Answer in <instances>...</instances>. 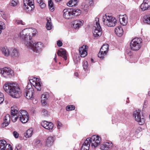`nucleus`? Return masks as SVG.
Wrapping results in <instances>:
<instances>
[{"label":"nucleus","mask_w":150,"mask_h":150,"mask_svg":"<svg viewBox=\"0 0 150 150\" xmlns=\"http://www.w3.org/2000/svg\"><path fill=\"white\" fill-rule=\"evenodd\" d=\"M36 34L35 29L32 28L24 29L20 33V36L23 39V43L34 52L39 53L43 47V45L40 42L34 43L32 40V35L35 36Z\"/></svg>","instance_id":"nucleus-1"},{"label":"nucleus","mask_w":150,"mask_h":150,"mask_svg":"<svg viewBox=\"0 0 150 150\" xmlns=\"http://www.w3.org/2000/svg\"><path fill=\"white\" fill-rule=\"evenodd\" d=\"M29 81L30 83H28L25 89L24 95L27 99H30L33 97L34 93V90L32 85L38 91H40L41 88L39 79L34 78L32 79H30Z\"/></svg>","instance_id":"nucleus-2"},{"label":"nucleus","mask_w":150,"mask_h":150,"mask_svg":"<svg viewBox=\"0 0 150 150\" xmlns=\"http://www.w3.org/2000/svg\"><path fill=\"white\" fill-rule=\"evenodd\" d=\"M3 88L6 92L8 93L13 98H18L21 96V90L18 84L15 82L6 83L4 85Z\"/></svg>","instance_id":"nucleus-3"},{"label":"nucleus","mask_w":150,"mask_h":150,"mask_svg":"<svg viewBox=\"0 0 150 150\" xmlns=\"http://www.w3.org/2000/svg\"><path fill=\"white\" fill-rule=\"evenodd\" d=\"M99 21V18H96V20L94 22L93 33L95 38H97L102 34V30Z\"/></svg>","instance_id":"nucleus-4"},{"label":"nucleus","mask_w":150,"mask_h":150,"mask_svg":"<svg viewBox=\"0 0 150 150\" xmlns=\"http://www.w3.org/2000/svg\"><path fill=\"white\" fill-rule=\"evenodd\" d=\"M116 21L114 17L107 16L106 15L104 16L102 18L104 24L109 27L115 26L116 24Z\"/></svg>","instance_id":"nucleus-5"},{"label":"nucleus","mask_w":150,"mask_h":150,"mask_svg":"<svg viewBox=\"0 0 150 150\" xmlns=\"http://www.w3.org/2000/svg\"><path fill=\"white\" fill-rule=\"evenodd\" d=\"M89 140V143L91 144V146L93 148H95L97 147L100 144L101 138L98 136L93 135L90 138H87Z\"/></svg>","instance_id":"nucleus-6"},{"label":"nucleus","mask_w":150,"mask_h":150,"mask_svg":"<svg viewBox=\"0 0 150 150\" xmlns=\"http://www.w3.org/2000/svg\"><path fill=\"white\" fill-rule=\"evenodd\" d=\"M142 42V39L140 38H135L133 39L130 42L131 50L134 51L139 50L141 47Z\"/></svg>","instance_id":"nucleus-7"},{"label":"nucleus","mask_w":150,"mask_h":150,"mask_svg":"<svg viewBox=\"0 0 150 150\" xmlns=\"http://www.w3.org/2000/svg\"><path fill=\"white\" fill-rule=\"evenodd\" d=\"M133 117L135 120L137 121L140 125H142L145 122V119L144 116L140 112L139 110L134 111L133 113Z\"/></svg>","instance_id":"nucleus-8"},{"label":"nucleus","mask_w":150,"mask_h":150,"mask_svg":"<svg viewBox=\"0 0 150 150\" xmlns=\"http://www.w3.org/2000/svg\"><path fill=\"white\" fill-rule=\"evenodd\" d=\"M24 8L27 12L31 11L35 8L33 0H24Z\"/></svg>","instance_id":"nucleus-9"},{"label":"nucleus","mask_w":150,"mask_h":150,"mask_svg":"<svg viewBox=\"0 0 150 150\" xmlns=\"http://www.w3.org/2000/svg\"><path fill=\"white\" fill-rule=\"evenodd\" d=\"M0 73L2 74L3 76L6 78H11L14 75L13 71L10 68L5 67L0 69Z\"/></svg>","instance_id":"nucleus-10"},{"label":"nucleus","mask_w":150,"mask_h":150,"mask_svg":"<svg viewBox=\"0 0 150 150\" xmlns=\"http://www.w3.org/2000/svg\"><path fill=\"white\" fill-rule=\"evenodd\" d=\"M21 111H18V109L16 106H13L11 108V119L13 122H16L18 119V117Z\"/></svg>","instance_id":"nucleus-11"},{"label":"nucleus","mask_w":150,"mask_h":150,"mask_svg":"<svg viewBox=\"0 0 150 150\" xmlns=\"http://www.w3.org/2000/svg\"><path fill=\"white\" fill-rule=\"evenodd\" d=\"M18 119H19L23 123H26L29 119L28 112L25 110H21L18 117Z\"/></svg>","instance_id":"nucleus-12"},{"label":"nucleus","mask_w":150,"mask_h":150,"mask_svg":"<svg viewBox=\"0 0 150 150\" xmlns=\"http://www.w3.org/2000/svg\"><path fill=\"white\" fill-rule=\"evenodd\" d=\"M108 44H104L100 49V51L98 54V57L100 58H103L106 55L108 51Z\"/></svg>","instance_id":"nucleus-13"},{"label":"nucleus","mask_w":150,"mask_h":150,"mask_svg":"<svg viewBox=\"0 0 150 150\" xmlns=\"http://www.w3.org/2000/svg\"><path fill=\"white\" fill-rule=\"evenodd\" d=\"M63 17L67 19H70L73 18L72 9L69 8H65L63 11Z\"/></svg>","instance_id":"nucleus-14"},{"label":"nucleus","mask_w":150,"mask_h":150,"mask_svg":"<svg viewBox=\"0 0 150 150\" xmlns=\"http://www.w3.org/2000/svg\"><path fill=\"white\" fill-rule=\"evenodd\" d=\"M41 125L44 128L50 131H52L54 127L53 124L52 122L46 121H42L41 122Z\"/></svg>","instance_id":"nucleus-15"},{"label":"nucleus","mask_w":150,"mask_h":150,"mask_svg":"<svg viewBox=\"0 0 150 150\" xmlns=\"http://www.w3.org/2000/svg\"><path fill=\"white\" fill-rule=\"evenodd\" d=\"M88 48L87 45H83L79 48V52L81 57H84L87 55Z\"/></svg>","instance_id":"nucleus-16"},{"label":"nucleus","mask_w":150,"mask_h":150,"mask_svg":"<svg viewBox=\"0 0 150 150\" xmlns=\"http://www.w3.org/2000/svg\"><path fill=\"white\" fill-rule=\"evenodd\" d=\"M140 8L144 11L150 8V0H144L140 6Z\"/></svg>","instance_id":"nucleus-17"},{"label":"nucleus","mask_w":150,"mask_h":150,"mask_svg":"<svg viewBox=\"0 0 150 150\" xmlns=\"http://www.w3.org/2000/svg\"><path fill=\"white\" fill-rule=\"evenodd\" d=\"M112 144L110 142H106L103 143L100 146V149L102 150H108L112 148Z\"/></svg>","instance_id":"nucleus-18"},{"label":"nucleus","mask_w":150,"mask_h":150,"mask_svg":"<svg viewBox=\"0 0 150 150\" xmlns=\"http://www.w3.org/2000/svg\"><path fill=\"white\" fill-rule=\"evenodd\" d=\"M119 20L121 24L123 26L126 25L128 22V18L126 14L120 15L119 16Z\"/></svg>","instance_id":"nucleus-19"},{"label":"nucleus","mask_w":150,"mask_h":150,"mask_svg":"<svg viewBox=\"0 0 150 150\" xmlns=\"http://www.w3.org/2000/svg\"><path fill=\"white\" fill-rule=\"evenodd\" d=\"M10 120V116L8 114H6L4 117V122L1 125V126L4 127L7 126L9 124Z\"/></svg>","instance_id":"nucleus-20"},{"label":"nucleus","mask_w":150,"mask_h":150,"mask_svg":"<svg viewBox=\"0 0 150 150\" xmlns=\"http://www.w3.org/2000/svg\"><path fill=\"white\" fill-rule=\"evenodd\" d=\"M83 21L82 20H76L73 24V27L76 29H78L83 25Z\"/></svg>","instance_id":"nucleus-21"},{"label":"nucleus","mask_w":150,"mask_h":150,"mask_svg":"<svg viewBox=\"0 0 150 150\" xmlns=\"http://www.w3.org/2000/svg\"><path fill=\"white\" fill-rule=\"evenodd\" d=\"M89 141L88 139H86L81 147V150H89V147L90 146V144L89 143Z\"/></svg>","instance_id":"nucleus-22"},{"label":"nucleus","mask_w":150,"mask_h":150,"mask_svg":"<svg viewBox=\"0 0 150 150\" xmlns=\"http://www.w3.org/2000/svg\"><path fill=\"white\" fill-rule=\"evenodd\" d=\"M57 53L58 56L62 57L65 60L67 59V57L65 50L63 49H60L58 51Z\"/></svg>","instance_id":"nucleus-23"},{"label":"nucleus","mask_w":150,"mask_h":150,"mask_svg":"<svg viewBox=\"0 0 150 150\" xmlns=\"http://www.w3.org/2000/svg\"><path fill=\"white\" fill-rule=\"evenodd\" d=\"M1 50L2 54L6 57H8L10 54V51L6 47H2Z\"/></svg>","instance_id":"nucleus-24"},{"label":"nucleus","mask_w":150,"mask_h":150,"mask_svg":"<svg viewBox=\"0 0 150 150\" xmlns=\"http://www.w3.org/2000/svg\"><path fill=\"white\" fill-rule=\"evenodd\" d=\"M116 34L119 37H121L123 34V31L121 27L118 26L116 27L115 30Z\"/></svg>","instance_id":"nucleus-25"},{"label":"nucleus","mask_w":150,"mask_h":150,"mask_svg":"<svg viewBox=\"0 0 150 150\" xmlns=\"http://www.w3.org/2000/svg\"><path fill=\"white\" fill-rule=\"evenodd\" d=\"M46 19L47 22L46 23V28L47 30H50L53 27L51 19L50 18L47 17Z\"/></svg>","instance_id":"nucleus-26"},{"label":"nucleus","mask_w":150,"mask_h":150,"mask_svg":"<svg viewBox=\"0 0 150 150\" xmlns=\"http://www.w3.org/2000/svg\"><path fill=\"white\" fill-rule=\"evenodd\" d=\"M54 138L52 137H49L47 139L46 146L49 147L52 146L53 143Z\"/></svg>","instance_id":"nucleus-27"},{"label":"nucleus","mask_w":150,"mask_h":150,"mask_svg":"<svg viewBox=\"0 0 150 150\" xmlns=\"http://www.w3.org/2000/svg\"><path fill=\"white\" fill-rule=\"evenodd\" d=\"M7 145L4 140H0V150H5Z\"/></svg>","instance_id":"nucleus-28"},{"label":"nucleus","mask_w":150,"mask_h":150,"mask_svg":"<svg viewBox=\"0 0 150 150\" xmlns=\"http://www.w3.org/2000/svg\"><path fill=\"white\" fill-rule=\"evenodd\" d=\"M11 54L12 57L15 58L19 56V53L17 49L12 48L11 49Z\"/></svg>","instance_id":"nucleus-29"},{"label":"nucleus","mask_w":150,"mask_h":150,"mask_svg":"<svg viewBox=\"0 0 150 150\" xmlns=\"http://www.w3.org/2000/svg\"><path fill=\"white\" fill-rule=\"evenodd\" d=\"M78 2V0H71L67 3V5L69 7L75 6Z\"/></svg>","instance_id":"nucleus-30"},{"label":"nucleus","mask_w":150,"mask_h":150,"mask_svg":"<svg viewBox=\"0 0 150 150\" xmlns=\"http://www.w3.org/2000/svg\"><path fill=\"white\" fill-rule=\"evenodd\" d=\"M33 130L32 129H30L28 130L26 132L24 133V136L26 138H29L32 135Z\"/></svg>","instance_id":"nucleus-31"},{"label":"nucleus","mask_w":150,"mask_h":150,"mask_svg":"<svg viewBox=\"0 0 150 150\" xmlns=\"http://www.w3.org/2000/svg\"><path fill=\"white\" fill-rule=\"evenodd\" d=\"M47 96L46 95H42L41 97V103L43 106H45L47 104Z\"/></svg>","instance_id":"nucleus-32"},{"label":"nucleus","mask_w":150,"mask_h":150,"mask_svg":"<svg viewBox=\"0 0 150 150\" xmlns=\"http://www.w3.org/2000/svg\"><path fill=\"white\" fill-rule=\"evenodd\" d=\"M72 9V11L73 13V18L74 16H77L80 14L81 11L80 10L78 9Z\"/></svg>","instance_id":"nucleus-33"},{"label":"nucleus","mask_w":150,"mask_h":150,"mask_svg":"<svg viewBox=\"0 0 150 150\" xmlns=\"http://www.w3.org/2000/svg\"><path fill=\"white\" fill-rule=\"evenodd\" d=\"M48 6L50 11H54V7L51 0H49L48 1Z\"/></svg>","instance_id":"nucleus-34"},{"label":"nucleus","mask_w":150,"mask_h":150,"mask_svg":"<svg viewBox=\"0 0 150 150\" xmlns=\"http://www.w3.org/2000/svg\"><path fill=\"white\" fill-rule=\"evenodd\" d=\"M144 22L148 24L150 23V15H146L145 16Z\"/></svg>","instance_id":"nucleus-35"},{"label":"nucleus","mask_w":150,"mask_h":150,"mask_svg":"<svg viewBox=\"0 0 150 150\" xmlns=\"http://www.w3.org/2000/svg\"><path fill=\"white\" fill-rule=\"evenodd\" d=\"M38 3L39 4L40 7L43 8L46 6V4L42 0H37Z\"/></svg>","instance_id":"nucleus-36"},{"label":"nucleus","mask_w":150,"mask_h":150,"mask_svg":"<svg viewBox=\"0 0 150 150\" xmlns=\"http://www.w3.org/2000/svg\"><path fill=\"white\" fill-rule=\"evenodd\" d=\"M75 109V107L73 105H68L66 108V110L67 111L74 110Z\"/></svg>","instance_id":"nucleus-37"},{"label":"nucleus","mask_w":150,"mask_h":150,"mask_svg":"<svg viewBox=\"0 0 150 150\" xmlns=\"http://www.w3.org/2000/svg\"><path fill=\"white\" fill-rule=\"evenodd\" d=\"M42 113L43 115L45 117L48 116L49 115V113L47 110L45 109H42Z\"/></svg>","instance_id":"nucleus-38"},{"label":"nucleus","mask_w":150,"mask_h":150,"mask_svg":"<svg viewBox=\"0 0 150 150\" xmlns=\"http://www.w3.org/2000/svg\"><path fill=\"white\" fill-rule=\"evenodd\" d=\"M18 2V0H12L10 3V4L12 6H15L17 5Z\"/></svg>","instance_id":"nucleus-39"},{"label":"nucleus","mask_w":150,"mask_h":150,"mask_svg":"<svg viewBox=\"0 0 150 150\" xmlns=\"http://www.w3.org/2000/svg\"><path fill=\"white\" fill-rule=\"evenodd\" d=\"M5 24L2 21H0V30H4L5 28Z\"/></svg>","instance_id":"nucleus-40"},{"label":"nucleus","mask_w":150,"mask_h":150,"mask_svg":"<svg viewBox=\"0 0 150 150\" xmlns=\"http://www.w3.org/2000/svg\"><path fill=\"white\" fill-rule=\"evenodd\" d=\"M4 100L3 94L0 92V104L2 103Z\"/></svg>","instance_id":"nucleus-41"},{"label":"nucleus","mask_w":150,"mask_h":150,"mask_svg":"<svg viewBox=\"0 0 150 150\" xmlns=\"http://www.w3.org/2000/svg\"><path fill=\"white\" fill-rule=\"evenodd\" d=\"M15 23L16 24H21L22 25H25V23L23 22V21L21 20H16V21L15 22Z\"/></svg>","instance_id":"nucleus-42"},{"label":"nucleus","mask_w":150,"mask_h":150,"mask_svg":"<svg viewBox=\"0 0 150 150\" xmlns=\"http://www.w3.org/2000/svg\"><path fill=\"white\" fill-rule=\"evenodd\" d=\"M83 66L84 69H86L88 66V63L87 61H84L83 64Z\"/></svg>","instance_id":"nucleus-43"},{"label":"nucleus","mask_w":150,"mask_h":150,"mask_svg":"<svg viewBox=\"0 0 150 150\" xmlns=\"http://www.w3.org/2000/svg\"><path fill=\"white\" fill-rule=\"evenodd\" d=\"M13 134L14 137L16 139L18 138L19 137V134L16 131H14L13 132Z\"/></svg>","instance_id":"nucleus-44"},{"label":"nucleus","mask_w":150,"mask_h":150,"mask_svg":"<svg viewBox=\"0 0 150 150\" xmlns=\"http://www.w3.org/2000/svg\"><path fill=\"white\" fill-rule=\"evenodd\" d=\"M41 144L40 143V141L38 139H37L36 140L35 142V144L37 146H40L41 145Z\"/></svg>","instance_id":"nucleus-45"},{"label":"nucleus","mask_w":150,"mask_h":150,"mask_svg":"<svg viewBox=\"0 0 150 150\" xmlns=\"http://www.w3.org/2000/svg\"><path fill=\"white\" fill-rule=\"evenodd\" d=\"M57 127L58 129H59L60 127L62 126V123L59 121H57Z\"/></svg>","instance_id":"nucleus-46"},{"label":"nucleus","mask_w":150,"mask_h":150,"mask_svg":"<svg viewBox=\"0 0 150 150\" xmlns=\"http://www.w3.org/2000/svg\"><path fill=\"white\" fill-rule=\"evenodd\" d=\"M57 44L58 46L61 47L62 46L63 43L61 41L59 40L57 41Z\"/></svg>","instance_id":"nucleus-47"},{"label":"nucleus","mask_w":150,"mask_h":150,"mask_svg":"<svg viewBox=\"0 0 150 150\" xmlns=\"http://www.w3.org/2000/svg\"><path fill=\"white\" fill-rule=\"evenodd\" d=\"M14 150H21V146L20 144L16 147Z\"/></svg>","instance_id":"nucleus-48"},{"label":"nucleus","mask_w":150,"mask_h":150,"mask_svg":"<svg viewBox=\"0 0 150 150\" xmlns=\"http://www.w3.org/2000/svg\"><path fill=\"white\" fill-rule=\"evenodd\" d=\"M88 0L89 1V3L91 5H92L93 4V0Z\"/></svg>","instance_id":"nucleus-49"},{"label":"nucleus","mask_w":150,"mask_h":150,"mask_svg":"<svg viewBox=\"0 0 150 150\" xmlns=\"http://www.w3.org/2000/svg\"><path fill=\"white\" fill-rule=\"evenodd\" d=\"M8 146L9 148L7 150H13L12 147L10 145H8Z\"/></svg>","instance_id":"nucleus-50"},{"label":"nucleus","mask_w":150,"mask_h":150,"mask_svg":"<svg viewBox=\"0 0 150 150\" xmlns=\"http://www.w3.org/2000/svg\"><path fill=\"white\" fill-rule=\"evenodd\" d=\"M79 75V74L77 72H76L74 74V76H76V77H77Z\"/></svg>","instance_id":"nucleus-51"},{"label":"nucleus","mask_w":150,"mask_h":150,"mask_svg":"<svg viewBox=\"0 0 150 150\" xmlns=\"http://www.w3.org/2000/svg\"><path fill=\"white\" fill-rule=\"evenodd\" d=\"M3 18L4 20H6V19H7V18H6V17H4V16H3Z\"/></svg>","instance_id":"nucleus-52"},{"label":"nucleus","mask_w":150,"mask_h":150,"mask_svg":"<svg viewBox=\"0 0 150 150\" xmlns=\"http://www.w3.org/2000/svg\"><path fill=\"white\" fill-rule=\"evenodd\" d=\"M56 57H57V56H56V55L55 54V57H54V60L55 61H56Z\"/></svg>","instance_id":"nucleus-53"},{"label":"nucleus","mask_w":150,"mask_h":150,"mask_svg":"<svg viewBox=\"0 0 150 150\" xmlns=\"http://www.w3.org/2000/svg\"><path fill=\"white\" fill-rule=\"evenodd\" d=\"M55 0V1H56L57 2H60L61 1V0Z\"/></svg>","instance_id":"nucleus-54"},{"label":"nucleus","mask_w":150,"mask_h":150,"mask_svg":"<svg viewBox=\"0 0 150 150\" xmlns=\"http://www.w3.org/2000/svg\"><path fill=\"white\" fill-rule=\"evenodd\" d=\"M148 94H149V96H150V91H149V93H148Z\"/></svg>","instance_id":"nucleus-55"},{"label":"nucleus","mask_w":150,"mask_h":150,"mask_svg":"<svg viewBox=\"0 0 150 150\" xmlns=\"http://www.w3.org/2000/svg\"><path fill=\"white\" fill-rule=\"evenodd\" d=\"M1 30H0V34H1Z\"/></svg>","instance_id":"nucleus-56"},{"label":"nucleus","mask_w":150,"mask_h":150,"mask_svg":"<svg viewBox=\"0 0 150 150\" xmlns=\"http://www.w3.org/2000/svg\"><path fill=\"white\" fill-rule=\"evenodd\" d=\"M91 61L93 62V60L92 59H91Z\"/></svg>","instance_id":"nucleus-57"}]
</instances>
